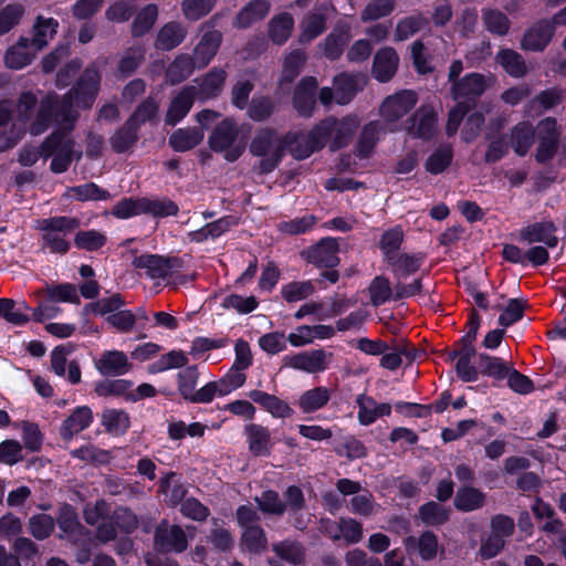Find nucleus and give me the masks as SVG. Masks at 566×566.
<instances>
[{"mask_svg":"<svg viewBox=\"0 0 566 566\" xmlns=\"http://www.w3.org/2000/svg\"><path fill=\"white\" fill-rule=\"evenodd\" d=\"M99 74L94 65L88 66L76 86L60 102L54 93L46 94L40 102L32 92L20 95L14 112L8 103L0 104V126L4 127L12 120L22 130L27 128L32 135H40L54 120L56 127L72 129L77 112L90 108L97 95Z\"/></svg>","mask_w":566,"mask_h":566,"instance_id":"obj_1","label":"nucleus"},{"mask_svg":"<svg viewBox=\"0 0 566 566\" xmlns=\"http://www.w3.org/2000/svg\"><path fill=\"white\" fill-rule=\"evenodd\" d=\"M249 134V125H239L234 119L226 118L213 128L208 144L214 153L223 154L226 160L234 161L244 153Z\"/></svg>","mask_w":566,"mask_h":566,"instance_id":"obj_2","label":"nucleus"},{"mask_svg":"<svg viewBox=\"0 0 566 566\" xmlns=\"http://www.w3.org/2000/svg\"><path fill=\"white\" fill-rule=\"evenodd\" d=\"M359 125V118L350 114L342 118L327 116L313 127L322 148L328 146L337 150L349 144Z\"/></svg>","mask_w":566,"mask_h":566,"instance_id":"obj_3","label":"nucleus"},{"mask_svg":"<svg viewBox=\"0 0 566 566\" xmlns=\"http://www.w3.org/2000/svg\"><path fill=\"white\" fill-rule=\"evenodd\" d=\"M70 130L59 126L42 144V156H53L51 169L56 174L67 170L73 158L82 155L74 148V142L67 134Z\"/></svg>","mask_w":566,"mask_h":566,"instance_id":"obj_4","label":"nucleus"},{"mask_svg":"<svg viewBox=\"0 0 566 566\" xmlns=\"http://www.w3.org/2000/svg\"><path fill=\"white\" fill-rule=\"evenodd\" d=\"M38 228L42 231L44 247L53 253L64 254L70 250L66 235L80 227V220L74 217H52L40 220Z\"/></svg>","mask_w":566,"mask_h":566,"instance_id":"obj_5","label":"nucleus"},{"mask_svg":"<svg viewBox=\"0 0 566 566\" xmlns=\"http://www.w3.org/2000/svg\"><path fill=\"white\" fill-rule=\"evenodd\" d=\"M366 83L367 78L364 74L340 73L334 77L333 88H321L318 99L324 106H329L333 101L338 105H347Z\"/></svg>","mask_w":566,"mask_h":566,"instance_id":"obj_6","label":"nucleus"},{"mask_svg":"<svg viewBox=\"0 0 566 566\" xmlns=\"http://www.w3.org/2000/svg\"><path fill=\"white\" fill-rule=\"evenodd\" d=\"M250 150L253 155L262 157L260 168L262 172L272 171L280 163L284 153V139L272 130H261L252 140Z\"/></svg>","mask_w":566,"mask_h":566,"instance_id":"obj_7","label":"nucleus"},{"mask_svg":"<svg viewBox=\"0 0 566 566\" xmlns=\"http://www.w3.org/2000/svg\"><path fill=\"white\" fill-rule=\"evenodd\" d=\"M417 102L418 96L415 91L401 90L382 101L379 114L384 122L395 130L400 128L399 120L416 106Z\"/></svg>","mask_w":566,"mask_h":566,"instance_id":"obj_8","label":"nucleus"},{"mask_svg":"<svg viewBox=\"0 0 566 566\" xmlns=\"http://www.w3.org/2000/svg\"><path fill=\"white\" fill-rule=\"evenodd\" d=\"M496 77L493 74L470 73L454 81L451 85L452 97L455 101L474 102L488 88L493 86Z\"/></svg>","mask_w":566,"mask_h":566,"instance_id":"obj_9","label":"nucleus"},{"mask_svg":"<svg viewBox=\"0 0 566 566\" xmlns=\"http://www.w3.org/2000/svg\"><path fill=\"white\" fill-rule=\"evenodd\" d=\"M332 354L324 349H311L296 354L285 355L283 366L307 374H318L329 366Z\"/></svg>","mask_w":566,"mask_h":566,"instance_id":"obj_10","label":"nucleus"},{"mask_svg":"<svg viewBox=\"0 0 566 566\" xmlns=\"http://www.w3.org/2000/svg\"><path fill=\"white\" fill-rule=\"evenodd\" d=\"M287 149L296 159H305L313 153L321 150L322 146L314 127L307 133H290L284 137V149Z\"/></svg>","mask_w":566,"mask_h":566,"instance_id":"obj_11","label":"nucleus"},{"mask_svg":"<svg viewBox=\"0 0 566 566\" xmlns=\"http://www.w3.org/2000/svg\"><path fill=\"white\" fill-rule=\"evenodd\" d=\"M155 544L161 551L181 553L187 548L188 541L180 526L164 522L156 528Z\"/></svg>","mask_w":566,"mask_h":566,"instance_id":"obj_12","label":"nucleus"},{"mask_svg":"<svg viewBox=\"0 0 566 566\" xmlns=\"http://www.w3.org/2000/svg\"><path fill=\"white\" fill-rule=\"evenodd\" d=\"M198 90L193 85L184 86L179 90L170 101L168 106L165 122L167 125L175 126L179 123L191 109Z\"/></svg>","mask_w":566,"mask_h":566,"instance_id":"obj_13","label":"nucleus"},{"mask_svg":"<svg viewBox=\"0 0 566 566\" xmlns=\"http://www.w3.org/2000/svg\"><path fill=\"white\" fill-rule=\"evenodd\" d=\"M538 147L536 159L545 163L553 158L558 142L556 120L552 117L544 118L537 125Z\"/></svg>","mask_w":566,"mask_h":566,"instance_id":"obj_14","label":"nucleus"},{"mask_svg":"<svg viewBox=\"0 0 566 566\" xmlns=\"http://www.w3.org/2000/svg\"><path fill=\"white\" fill-rule=\"evenodd\" d=\"M95 368L103 376H122L132 369L128 356L117 349L105 350L94 360Z\"/></svg>","mask_w":566,"mask_h":566,"instance_id":"obj_15","label":"nucleus"},{"mask_svg":"<svg viewBox=\"0 0 566 566\" xmlns=\"http://www.w3.org/2000/svg\"><path fill=\"white\" fill-rule=\"evenodd\" d=\"M403 129L410 135L420 138H430L437 132V115L430 106H421L410 120H407Z\"/></svg>","mask_w":566,"mask_h":566,"instance_id":"obj_16","label":"nucleus"},{"mask_svg":"<svg viewBox=\"0 0 566 566\" xmlns=\"http://www.w3.org/2000/svg\"><path fill=\"white\" fill-rule=\"evenodd\" d=\"M554 32V23L551 20H542L525 31L521 48L525 51H543L551 42Z\"/></svg>","mask_w":566,"mask_h":566,"instance_id":"obj_17","label":"nucleus"},{"mask_svg":"<svg viewBox=\"0 0 566 566\" xmlns=\"http://www.w3.org/2000/svg\"><path fill=\"white\" fill-rule=\"evenodd\" d=\"M317 86L318 82L314 76H305L297 84L293 95V105L300 115H313Z\"/></svg>","mask_w":566,"mask_h":566,"instance_id":"obj_18","label":"nucleus"},{"mask_svg":"<svg viewBox=\"0 0 566 566\" xmlns=\"http://www.w3.org/2000/svg\"><path fill=\"white\" fill-rule=\"evenodd\" d=\"M520 239L533 244L543 243L547 248H555L558 243L556 227L551 221H542L528 224L520 231Z\"/></svg>","mask_w":566,"mask_h":566,"instance_id":"obj_19","label":"nucleus"},{"mask_svg":"<svg viewBox=\"0 0 566 566\" xmlns=\"http://www.w3.org/2000/svg\"><path fill=\"white\" fill-rule=\"evenodd\" d=\"M71 349L67 346H57L51 353V367L52 370L62 377H66L72 384H77L81 380V370L75 360L67 361V356Z\"/></svg>","mask_w":566,"mask_h":566,"instance_id":"obj_20","label":"nucleus"},{"mask_svg":"<svg viewBox=\"0 0 566 566\" xmlns=\"http://www.w3.org/2000/svg\"><path fill=\"white\" fill-rule=\"evenodd\" d=\"M356 403L358 407L357 418L361 426H369L378 418L391 413V406L389 403H378L374 398L364 394L357 396Z\"/></svg>","mask_w":566,"mask_h":566,"instance_id":"obj_21","label":"nucleus"},{"mask_svg":"<svg viewBox=\"0 0 566 566\" xmlns=\"http://www.w3.org/2000/svg\"><path fill=\"white\" fill-rule=\"evenodd\" d=\"M222 42V34L219 31L206 32L196 45L192 61L197 67L207 66L217 54Z\"/></svg>","mask_w":566,"mask_h":566,"instance_id":"obj_22","label":"nucleus"},{"mask_svg":"<svg viewBox=\"0 0 566 566\" xmlns=\"http://www.w3.org/2000/svg\"><path fill=\"white\" fill-rule=\"evenodd\" d=\"M271 3L269 0H252L240 9L233 20V27L247 29L254 23L262 21L270 12Z\"/></svg>","mask_w":566,"mask_h":566,"instance_id":"obj_23","label":"nucleus"},{"mask_svg":"<svg viewBox=\"0 0 566 566\" xmlns=\"http://www.w3.org/2000/svg\"><path fill=\"white\" fill-rule=\"evenodd\" d=\"M248 396L253 402L260 405L262 409L274 418H290L294 412L285 400L265 391L254 389L251 390Z\"/></svg>","mask_w":566,"mask_h":566,"instance_id":"obj_24","label":"nucleus"},{"mask_svg":"<svg viewBox=\"0 0 566 566\" xmlns=\"http://www.w3.org/2000/svg\"><path fill=\"white\" fill-rule=\"evenodd\" d=\"M399 57L392 48L380 49L374 57L373 75L379 82H388L396 73Z\"/></svg>","mask_w":566,"mask_h":566,"instance_id":"obj_25","label":"nucleus"},{"mask_svg":"<svg viewBox=\"0 0 566 566\" xmlns=\"http://www.w3.org/2000/svg\"><path fill=\"white\" fill-rule=\"evenodd\" d=\"M132 265L144 273L150 279H166L171 273V266L168 261L159 255L140 254L134 255Z\"/></svg>","mask_w":566,"mask_h":566,"instance_id":"obj_26","label":"nucleus"},{"mask_svg":"<svg viewBox=\"0 0 566 566\" xmlns=\"http://www.w3.org/2000/svg\"><path fill=\"white\" fill-rule=\"evenodd\" d=\"M93 421V412L90 407L81 406L63 421L61 427V436L63 439L70 440L75 434L82 432Z\"/></svg>","mask_w":566,"mask_h":566,"instance_id":"obj_27","label":"nucleus"},{"mask_svg":"<svg viewBox=\"0 0 566 566\" xmlns=\"http://www.w3.org/2000/svg\"><path fill=\"white\" fill-rule=\"evenodd\" d=\"M235 224L237 221L233 217L226 216L213 222L207 223L198 230L190 231L188 233V239L196 243H202L207 240H214L229 231Z\"/></svg>","mask_w":566,"mask_h":566,"instance_id":"obj_28","label":"nucleus"},{"mask_svg":"<svg viewBox=\"0 0 566 566\" xmlns=\"http://www.w3.org/2000/svg\"><path fill=\"white\" fill-rule=\"evenodd\" d=\"M36 52L31 46L29 38H21L15 45L7 50L4 63L9 69H23L31 63Z\"/></svg>","mask_w":566,"mask_h":566,"instance_id":"obj_29","label":"nucleus"},{"mask_svg":"<svg viewBox=\"0 0 566 566\" xmlns=\"http://www.w3.org/2000/svg\"><path fill=\"white\" fill-rule=\"evenodd\" d=\"M249 450L254 455H268L270 453L272 442L271 433L266 427L256 423H250L244 428Z\"/></svg>","mask_w":566,"mask_h":566,"instance_id":"obj_30","label":"nucleus"},{"mask_svg":"<svg viewBox=\"0 0 566 566\" xmlns=\"http://www.w3.org/2000/svg\"><path fill=\"white\" fill-rule=\"evenodd\" d=\"M187 35L186 28L179 22H168L158 32L156 48L163 51H170L178 46Z\"/></svg>","mask_w":566,"mask_h":566,"instance_id":"obj_31","label":"nucleus"},{"mask_svg":"<svg viewBox=\"0 0 566 566\" xmlns=\"http://www.w3.org/2000/svg\"><path fill=\"white\" fill-rule=\"evenodd\" d=\"M337 252V241L333 238H326L321 240V242L312 249L310 259L319 266L333 268L337 265L339 261Z\"/></svg>","mask_w":566,"mask_h":566,"instance_id":"obj_32","label":"nucleus"},{"mask_svg":"<svg viewBox=\"0 0 566 566\" xmlns=\"http://www.w3.org/2000/svg\"><path fill=\"white\" fill-rule=\"evenodd\" d=\"M205 137V133L198 127H185L175 130L169 137V145L176 151H187L198 146Z\"/></svg>","mask_w":566,"mask_h":566,"instance_id":"obj_33","label":"nucleus"},{"mask_svg":"<svg viewBox=\"0 0 566 566\" xmlns=\"http://www.w3.org/2000/svg\"><path fill=\"white\" fill-rule=\"evenodd\" d=\"M332 396V390L327 387H315L305 390L297 399L298 408L305 412H314L325 407Z\"/></svg>","mask_w":566,"mask_h":566,"instance_id":"obj_34","label":"nucleus"},{"mask_svg":"<svg viewBox=\"0 0 566 566\" xmlns=\"http://www.w3.org/2000/svg\"><path fill=\"white\" fill-rule=\"evenodd\" d=\"M59 28V22L53 18L39 15L33 27V36L30 39L34 51L42 50L54 38Z\"/></svg>","mask_w":566,"mask_h":566,"instance_id":"obj_35","label":"nucleus"},{"mask_svg":"<svg viewBox=\"0 0 566 566\" xmlns=\"http://www.w3.org/2000/svg\"><path fill=\"white\" fill-rule=\"evenodd\" d=\"M495 61L514 78H521L527 74V65L524 57L514 50L501 49L496 53Z\"/></svg>","mask_w":566,"mask_h":566,"instance_id":"obj_36","label":"nucleus"},{"mask_svg":"<svg viewBox=\"0 0 566 566\" xmlns=\"http://www.w3.org/2000/svg\"><path fill=\"white\" fill-rule=\"evenodd\" d=\"M57 524L62 531V537L73 542H78L83 535V527L77 520L76 512L70 505H63L60 509Z\"/></svg>","mask_w":566,"mask_h":566,"instance_id":"obj_37","label":"nucleus"},{"mask_svg":"<svg viewBox=\"0 0 566 566\" xmlns=\"http://www.w3.org/2000/svg\"><path fill=\"white\" fill-rule=\"evenodd\" d=\"M403 544L407 551L417 547L418 554L423 560L433 559L439 549L438 537L431 532H424L418 538L409 536L405 538Z\"/></svg>","mask_w":566,"mask_h":566,"instance_id":"obj_38","label":"nucleus"},{"mask_svg":"<svg viewBox=\"0 0 566 566\" xmlns=\"http://www.w3.org/2000/svg\"><path fill=\"white\" fill-rule=\"evenodd\" d=\"M422 260V256L418 254L398 253L395 256H390L387 262L391 266L395 277L401 281L416 273L420 269Z\"/></svg>","mask_w":566,"mask_h":566,"instance_id":"obj_39","label":"nucleus"},{"mask_svg":"<svg viewBox=\"0 0 566 566\" xmlns=\"http://www.w3.org/2000/svg\"><path fill=\"white\" fill-rule=\"evenodd\" d=\"M510 143L516 155H526L534 144V129L532 124L528 122L516 124L511 130Z\"/></svg>","mask_w":566,"mask_h":566,"instance_id":"obj_40","label":"nucleus"},{"mask_svg":"<svg viewBox=\"0 0 566 566\" xmlns=\"http://www.w3.org/2000/svg\"><path fill=\"white\" fill-rule=\"evenodd\" d=\"M327 8H325L326 10ZM326 13L324 9L306 14L301 23L300 42L308 43L325 30Z\"/></svg>","mask_w":566,"mask_h":566,"instance_id":"obj_41","label":"nucleus"},{"mask_svg":"<svg viewBox=\"0 0 566 566\" xmlns=\"http://www.w3.org/2000/svg\"><path fill=\"white\" fill-rule=\"evenodd\" d=\"M307 60L304 50L295 49L287 53L283 59L280 85L292 83L300 74Z\"/></svg>","mask_w":566,"mask_h":566,"instance_id":"obj_42","label":"nucleus"},{"mask_svg":"<svg viewBox=\"0 0 566 566\" xmlns=\"http://www.w3.org/2000/svg\"><path fill=\"white\" fill-rule=\"evenodd\" d=\"M293 27L294 19L290 13L276 14L269 22V36L274 43L283 44L289 40Z\"/></svg>","mask_w":566,"mask_h":566,"instance_id":"obj_43","label":"nucleus"},{"mask_svg":"<svg viewBox=\"0 0 566 566\" xmlns=\"http://www.w3.org/2000/svg\"><path fill=\"white\" fill-rule=\"evenodd\" d=\"M102 424L113 436H122L130 427L129 416L119 409H106L102 415Z\"/></svg>","mask_w":566,"mask_h":566,"instance_id":"obj_44","label":"nucleus"},{"mask_svg":"<svg viewBox=\"0 0 566 566\" xmlns=\"http://www.w3.org/2000/svg\"><path fill=\"white\" fill-rule=\"evenodd\" d=\"M29 310L24 302L17 306L14 301L10 298H0V316L13 325L21 326L27 324L31 319L27 313Z\"/></svg>","mask_w":566,"mask_h":566,"instance_id":"obj_45","label":"nucleus"},{"mask_svg":"<svg viewBox=\"0 0 566 566\" xmlns=\"http://www.w3.org/2000/svg\"><path fill=\"white\" fill-rule=\"evenodd\" d=\"M159 492L169 505L178 504L186 494V490L176 473H168L159 484Z\"/></svg>","mask_w":566,"mask_h":566,"instance_id":"obj_46","label":"nucleus"},{"mask_svg":"<svg viewBox=\"0 0 566 566\" xmlns=\"http://www.w3.org/2000/svg\"><path fill=\"white\" fill-rule=\"evenodd\" d=\"M227 74L222 69H212L201 81L197 95L205 101L217 96L224 84Z\"/></svg>","mask_w":566,"mask_h":566,"instance_id":"obj_47","label":"nucleus"},{"mask_svg":"<svg viewBox=\"0 0 566 566\" xmlns=\"http://www.w3.org/2000/svg\"><path fill=\"white\" fill-rule=\"evenodd\" d=\"M195 66L196 64L193 63L190 55H178L167 69V81H169L171 84H178L185 81L192 74Z\"/></svg>","mask_w":566,"mask_h":566,"instance_id":"obj_48","label":"nucleus"},{"mask_svg":"<svg viewBox=\"0 0 566 566\" xmlns=\"http://www.w3.org/2000/svg\"><path fill=\"white\" fill-rule=\"evenodd\" d=\"M484 503V494L478 489L465 486L458 490L454 505L458 510L470 512L480 509Z\"/></svg>","mask_w":566,"mask_h":566,"instance_id":"obj_49","label":"nucleus"},{"mask_svg":"<svg viewBox=\"0 0 566 566\" xmlns=\"http://www.w3.org/2000/svg\"><path fill=\"white\" fill-rule=\"evenodd\" d=\"M478 368L486 376L495 379H504L509 373L510 366L502 358L480 354L478 357Z\"/></svg>","mask_w":566,"mask_h":566,"instance_id":"obj_50","label":"nucleus"},{"mask_svg":"<svg viewBox=\"0 0 566 566\" xmlns=\"http://www.w3.org/2000/svg\"><path fill=\"white\" fill-rule=\"evenodd\" d=\"M482 20L485 29L492 34L502 36L510 30V20L497 9H483Z\"/></svg>","mask_w":566,"mask_h":566,"instance_id":"obj_51","label":"nucleus"},{"mask_svg":"<svg viewBox=\"0 0 566 566\" xmlns=\"http://www.w3.org/2000/svg\"><path fill=\"white\" fill-rule=\"evenodd\" d=\"M395 9V0H368L360 13L363 22L376 21L389 15Z\"/></svg>","mask_w":566,"mask_h":566,"instance_id":"obj_52","label":"nucleus"},{"mask_svg":"<svg viewBox=\"0 0 566 566\" xmlns=\"http://www.w3.org/2000/svg\"><path fill=\"white\" fill-rule=\"evenodd\" d=\"M216 3L217 0H182L180 7L187 20L198 21L209 14Z\"/></svg>","mask_w":566,"mask_h":566,"instance_id":"obj_53","label":"nucleus"},{"mask_svg":"<svg viewBox=\"0 0 566 566\" xmlns=\"http://www.w3.org/2000/svg\"><path fill=\"white\" fill-rule=\"evenodd\" d=\"M138 125H129V119L111 138V145L117 153L129 149L137 140Z\"/></svg>","mask_w":566,"mask_h":566,"instance_id":"obj_54","label":"nucleus"},{"mask_svg":"<svg viewBox=\"0 0 566 566\" xmlns=\"http://www.w3.org/2000/svg\"><path fill=\"white\" fill-rule=\"evenodd\" d=\"M560 101V93L556 90H547L537 95L525 106V113L532 116L554 107Z\"/></svg>","mask_w":566,"mask_h":566,"instance_id":"obj_55","label":"nucleus"},{"mask_svg":"<svg viewBox=\"0 0 566 566\" xmlns=\"http://www.w3.org/2000/svg\"><path fill=\"white\" fill-rule=\"evenodd\" d=\"M158 17V8L155 4L144 7L136 15L132 32L135 36H142L147 33Z\"/></svg>","mask_w":566,"mask_h":566,"instance_id":"obj_56","label":"nucleus"},{"mask_svg":"<svg viewBox=\"0 0 566 566\" xmlns=\"http://www.w3.org/2000/svg\"><path fill=\"white\" fill-rule=\"evenodd\" d=\"M25 9L21 3H10L0 10V35L8 33L19 24Z\"/></svg>","mask_w":566,"mask_h":566,"instance_id":"obj_57","label":"nucleus"},{"mask_svg":"<svg viewBox=\"0 0 566 566\" xmlns=\"http://www.w3.org/2000/svg\"><path fill=\"white\" fill-rule=\"evenodd\" d=\"M381 132V125L378 122H370L364 126L357 150L361 157H366L370 154L375 147Z\"/></svg>","mask_w":566,"mask_h":566,"instance_id":"obj_58","label":"nucleus"},{"mask_svg":"<svg viewBox=\"0 0 566 566\" xmlns=\"http://www.w3.org/2000/svg\"><path fill=\"white\" fill-rule=\"evenodd\" d=\"M419 516L427 525H441L449 518V510L437 502H429L419 509Z\"/></svg>","mask_w":566,"mask_h":566,"instance_id":"obj_59","label":"nucleus"},{"mask_svg":"<svg viewBox=\"0 0 566 566\" xmlns=\"http://www.w3.org/2000/svg\"><path fill=\"white\" fill-rule=\"evenodd\" d=\"M314 291V285L310 281H302L283 285L281 293L286 302L294 303L310 297Z\"/></svg>","mask_w":566,"mask_h":566,"instance_id":"obj_60","label":"nucleus"},{"mask_svg":"<svg viewBox=\"0 0 566 566\" xmlns=\"http://www.w3.org/2000/svg\"><path fill=\"white\" fill-rule=\"evenodd\" d=\"M144 213H149L154 217H168L175 216L178 212V206L169 199H147L143 198Z\"/></svg>","mask_w":566,"mask_h":566,"instance_id":"obj_61","label":"nucleus"},{"mask_svg":"<svg viewBox=\"0 0 566 566\" xmlns=\"http://www.w3.org/2000/svg\"><path fill=\"white\" fill-rule=\"evenodd\" d=\"M106 243V235L97 230L78 231L74 238L76 248L86 251H95Z\"/></svg>","mask_w":566,"mask_h":566,"instance_id":"obj_62","label":"nucleus"},{"mask_svg":"<svg viewBox=\"0 0 566 566\" xmlns=\"http://www.w3.org/2000/svg\"><path fill=\"white\" fill-rule=\"evenodd\" d=\"M241 545L250 553H261L266 547V537L259 526L247 527L242 534Z\"/></svg>","mask_w":566,"mask_h":566,"instance_id":"obj_63","label":"nucleus"},{"mask_svg":"<svg viewBox=\"0 0 566 566\" xmlns=\"http://www.w3.org/2000/svg\"><path fill=\"white\" fill-rule=\"evenodd\" d=\"M402 240L403 232L400 227L391 228L382 233L379 242V248L384 253L386 260H389L390 256H395L396 254H398L397 250L402 243Z\"/></svg>","mask_w":566,"mask_h":566,"instance_id":"obj_64","label":"nucleus"}]
</instances>
